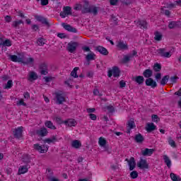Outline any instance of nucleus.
<instances>
[{
    "mask_svg": "<svg viewBox=\"0 0 181 181\" xmlns=\"http://www.w3.org/2000/svg\"><path fill=\"white\" fill-rule=\"evenodd\" d=\"M81 13H93L95 16L98 14V7L95 6H90V3L88 1H85Z\"/></svg>",
    "mask_w": 181,
    "mask_h": 181,
    "instance_id": "f257e3e1",
    "label": "nucleus"
},
{
    "mask_svg": "<svg viewBox=\"0 0 181 181\" xmlns=\"http://www.w3.org/2000/svg\"><path fill=\"white\" fill-rule=\"evenodd\" d=\"M33 148L35 151L40 152V153H46L49 151V146L46 144L40 146L39 144H35L33 145Z\"/></svg>",
    "mask_w": 181,
    "mask_h": 181,
    "instance_id": "f03ea898",
    "label": "nucleus"
},
{
    "mask_svg": "<svg viewBox=\"0 0 181 181\" xmlns=\"http://www.w3.org/2000/svg\"><path fill=\"white\" fill-rule=\"evenodd\" d=\"M157 54L160 57H164L165 59H169L172 57V54L170 52H166V49L165 48H160L156 50Z\"/></svg>",
    "mask_w": 181,
    "mask_h": 181,
    "instance_id": "7ed1b4c3",
    "label": "nucleus"
},
{
    "mask_svg": "<svg viewBox=\"0 0 181 181\" xmlns=\"http://www.w3.org/2000/svg\"><path fill=\"white\" fill-rule=\"evenodd\" d=\"M55 98L57 100L56 103L58 104V105H62L63 103H66V98L61 92L55 93Z\"/></svg>",
    "mask_w": 181,
    "mask_h": 181,
    "instance_id": "20e7f679",
    "label": "nucleus"
},
{
    "mask_svg": "<svg viewBox=\"0 0 181 181\" xmlns=\"http://www.w3.org/2000/svg\"><path fill=\"white\" fill-rule=\"evenodd\" d=\"M69 15H72L71 7L69 6H64L63 11H61L59 16H61L62 18H64L66 16H69Z\"/></svg>",
    "mask_w": 181,
    "mask_h": 181,
    "instance_id": "39448f33",
    "label": "nucleus"
},
{
    "mask_svg": "<svg viewBox=\"0 0 181 181\" xmlns=\"http://www.w3.org/2000/svg\"><path fill=\"white\" fill-rule=\"evenodd\" d=\"M62 139V138H57V135H52L51 138H47L44 140V144H48V145H50V144H56V142H59Z\"/></svg>",
    "mask_w": 181,
    "mask_h": 181,
    "instance_id": "423d86ee",
    "label": "nucleus"
},
{
    "mask_svg": "<svg viewBox=\"0 0 181 181\" xmlns=\"http://www.w3.org/2000/svg\"><path fill=\"white\" fill-rule=\"evenodd\" d=\"M23 133V127H18V128H16L13 131V136L17 139H21V138H22Z\"/></svg>",
    "mask_w": 181,
    "mask_h": 181,
    "instance_id": "0eeeda50",
    "label": "nucleus"
},
{
    "mask_svg": "<svg viewBox=\"0 0 181 181\" xmlns=\"http://www.w3.org/2000/svg\"><path fill=\"white\" fill-rule=\"evenodd\" d=\"M137 166L139 169H149V164L146 159L140 158L139 161L137 163Z\"/></svg>",
    "mask_w": 181,
    "mask_h": 181,
    "instance_id": "6e6552de",
    "label": "nucleus"
},
{
    "mask_svg": "<svg viewBox=\"0 0 181 181\" xmlns=\"http://www.w3.org/2000/svg\"><path fill=\"white\" fill-rule=\"evenodd\" d=\"M116 47L119 50H128V44L122 40H120L117 42Z\"/></svg>",
    "mask_w": 181,
    "mask_h": 181,
    "instance_id": "1a4fd4ad",
    "label": "nucleus"
},
{
    "mask_svg": "<svg viewBox=\"0 0 181 181\" xmlns=\"http://www.w3.org/2000/svg\"><path fill=\"white\" fill-rule=\"evenodd\" d=\"M146 86L148 87H151V88H156L158 87V83L153 78H148L146 79Z\"/></svg>",
    "mask_w": 181,
    "mask_h": 181,
    "instance_id": "9d476101",
    "label": "nucleus"
},
{
    "mask_svg": "<svg viewBox=\"0 0 181 181\" xmlns=\"http://www.w3.org/2000/svg\"><path fill=\"white\" fill-rule=\"evenodd\" d=\"M77 46H78V43L76 42H71L68 43L67 49L70 53H74L77 49Z\"/></svg>",
    "mask_w": 181,
    "mask_h": 181,
    "instance_id": "9b49d317",
    "label": "nucleus"
},
{
    "mask_svg": "<svg viewBox=\"0 0 181 181\" xmlns=\"http://www.w3.org/2000/svg\"><path fill=\"white\" fill-rule=\"evenodd\" d=\"M155 152V148H146L144 150H141V155L143 156H152Z\"/></svg>",
    "mask_w": 181,
    "mask_h": 181,
    "instance_id": "f8f14e48",
    "label": "nucleus"
},
{
    "mask_svg": "<svg viewBox=\"0 0 181 181\" xmlns=\"http://www.w3.org/2000/svg\"><path fill=\"white\" fill-rule=\"evenodd\" d=\"M126 160L128 162V165L129 166V170H134L135 167L136 166V163L135 162V158L131 157L129 160L126 158Z\"/></svg>",
    "mask_w": 181,
    "mask_h": 181,
    "instance_id": "ddd939ff",
    "label": "nucleus"
},
{
    "mask_svg": "<svg viewBox=\"0 0 181 181\" xmlns=\"http://www.w3.org/2000/svg\"><path fill=\"white\" fill-rule=\"evenodd\" d=\"M62 27L64 28V29H65V30H67L68 32H71L72 33H77V29L69 24L63 23Z\"/></svg>",
    "mask_w": 181,
    "mask_h": 181,
    "instance_id": "4468645a",
    "label": "nucleus"
},
{
    "mask_svg": "<svg viewBox=\"0 0 181 181\" xmlns=\"http://www.w3.org/2000/svg\"><path fill=\"white\" fill-rule=\"evenodd\" d=\"M64 125L66 127H76L77 125V122L74 119H67L66 120L64 121Z\"/></svg>",
    "mask_w": 181,
    "mask_h": 181,
    "instance_id": "2eb2a0df",
    "label": "nucleus"
},
{
    "mask_svg": "<svg viewBox=\"0 0 181 181\" xmlns=\"http://www.w3.org/2000/svg\"><path fill=\"white\" fill-rule=\"evenodd\" d=\"M95 50L100 53V54H103V56H108V50L103 46L96 47Z\"/></svg>",
    "mask_w": 181,
    "mask_h": 181,
    "instance_id": "dca6fc26",
    "label": "nucleus"
},
{
    "mask_svg": "<svg viewBox=\"0 0 181 181\" xmlns=\"http://www.w3.org/2000/svg\"><path fill=\"white\" fill-rule=\"evenodd\" d=\"M35 19L37 21H38V22H41V23H42V25H46V26H50V23H49L47 18H46L42 16H37L35 17Z\"/></svg>",
    "mask_w": 181,
    "mask_h": 181,
    "instance_id": "f3484780",
    "label": "nucleus"
},
{
    "mask_svg": "<svg viewBox=\"0 0 181 181\" xmlns=\"http://www.w3.org/2000/svg\"><path fill=\"white\" fill-rule=\"evenodd\" d=\"M36 134L38 136H46L49 134V132H47L46 127H42L36 131Z\"/></svg>",
    "mask_w": 181,
    "mask_h": 181,
    "instance_id": "a211bd4d",
    "label": "nucleus"
},
{
    "mask_svg": "<svg viewBox=\"0 0 181 181\" xmlns=\"http://www.w3.org/2000/svg\"><path fill=\"white\" fill-rule=\"evenodd\" d=\"M8 59L13 63H22V58L17 57L16 54H10Z\"/></svg>",
    "mask_w": 181,
    "mask_h": 181,
    "instance_id": "6ab92c4d",
    "label": "nucleus"
},
{
    "mask_svg": "<svg viewBox=\"0 0 181 181\" xmlns=\"http://www.w3.org/2000/svg\"><path fill=\"white\" fill-rule=\"evenodd\" d=\"M163 159L164 160V163L167 165L168 168L170 169V168H172V160H170L169 156H168V155H164L163 156Z\"/></svg>",
    "mask_w": 181,
    "mask_h": 181,
    "instance_id": "aec40b11",
    "label": "nucleus"
},
{
    "mask_svg": "<svg viewBox=\"0 0 181 181\" xmlns=\"http://www.w3.org/2000/svg\"><path fill=\"white\" fill-rule=\"evenodd\" d=\"M134 141L136 142V144H142L144 141H145V138L142 134L140 133L135 135Z\"/></svg>",
    "mask_w": 181,
    "mask_h": 181,
    "instance_id": "412c9836",
    "label": "nucleus"
},
{
    "mask_svg": "<svg viewBox=\"0 0 181 181\" xmlns=\"http://www.w3.org/2000/svg\"><path fill=\"white\" fill-rule=\"evenodd\" d=\"M29 171V168L28 165H21L18 169V175H25V173H28Z\"/></svg>",
    "mask_w": 181,
    "mask_h": 181,
    "instance_id": "4be33fe9",
    "label": "nucleus"
},
{
    "mask_svg": "<svg viewBox=\"0 0 181 181\" xmlns=\"http://www.w3.org/2000/svg\"><path fill=\"white\" fill-rule=\"evenodd\" d=\"M152 74H153V71H152V69H149L144 70L143 72V76L145 78H151V77H152Z\"/></svg>",
    "mask_w": 181,
    "mask_h": 181,
    "instance_id": "5701e85b",
    "label": "nucleus"
},
{
    "mask_svg": "<svg viewBox=\"0 0 181 181\" xmlns=\"http://www.w3.org/2000/svg\"><path fill=\"white\" fill-rule=\"evenodd\" d=\"M155 129H156V125H155V124L153 123L147 124L146 127V131H147V132H152L153 131H155Z\"/></svg>",
    "mask_w": 181,
    "mask_h": 181,
    "instance_id": "b1692460",
    "label": "nucleus"
},
{
    "mask_svg": "<svg viewBox=\"0 0 181 181\" xmlns=\"http://www.w3.org/2000/svg\"><path fill=\"white\" fill-rule=\"evenodd\" d=\"M71 146L75 149H80V148H81V141L79 140H74L71 141Z\"/></svg>",
    "mask_w": 181,
    "mask_h": 181,
    "instance_id": "393cba45",
    "label": "nucleus"
},
{
    "mask_svg": "<svg viewBox=\"0 0 181 181\" xmlns=\"http://www.w3.org/2000/svg\"><path fill=\"white\" fill-rule=\"evenodd\" d=\"M45 125L47 128H49V129H52V130H55L57 128L56 127V126H54V124H53V122H52V121L50 120H47L45 122Z\"/></svg>",
    "mask_w": 181,
    "mask_h": 181,
    "instance_id": "a878e982",
    "label": "nucleus"
},
{
    "mask_svg": "<svg viewBox=\"0 0 181 181\" xmlns=\"http://www.w3.org/2000/svg\"><path fill=\"white\" fill-rule=\"evenodd\" d=\"M137 23L141 29H148V23H146V21L139 20Z\"/></svg>",
    "mask_w": 181,
    "mask_h": 181,
    "instance_id": "bb28decb",
    "label": "nucleus"
},
{
    "mask_svg": "<svg viewBox=\"0 0 181 181\" xmlns=\"http://www.w3.org/2000/svg\"><path fill=\"white\" fill-rule=\"evenodd\" d=\"M28 81H33L37 80V74L35 71H31L28 78Z\"/></svg>",
    "mask_w": 181,
    "mask_h": 181,
    "instance_id": "cd10ccee",
    "label": "nucleus"
},
{
    "mask_svg": "<svg viewBox=\"0 0 181 181\" xmlns=\"http://www.w3.org/2000/svg\"><path fill=\"white\" fill-rule=\"evenodd\" d=\"M163 37V35H162V33H159L158 31H156L154 33V40H156V42H160Z\"/></svg>",
    "mask_w": 181,
    "mask_h": 181,
    "instance_id": "c85d7f7f",
    "label": "nucleus"
},
{
    "mask_svg": "<svg viewBox=\"0 0 181 181\" xmlns=\"http://www.w3.org/2000/svg\"><path fill=\"white\" fill-rule=\"evenodd\" d=\"M112 71L113 72V77H119L121 71H119V68H118V66H113Z\"/></svg>",
    "mask_w": 181,
    "mask_h": 181,
    "instance_id": "c756f323",
    "label": "nucleus"
},
{
    "mask_svg": "<svg viewBox=\"0 0 181 181\" xmlns=\"http://www.w3.org/2000/svg\"><path fill=\"white\" fill-rule=\"evenodd\" d=\"M169 78H170L169 75H165V76H164L162 78V79H161V81H160V84L161 86H166V84L168 83V81H169Z\"/></svg>",
    "mask_w": 181,
    "mask_h": 181,
    "instance_id": "7c9ffc66",
    "label": "nucleus"
},
{
    "mask_svg": "<svg viewBox=\"0 0 181 181\" xmlns=\"http://www.w3.org/2000/svg\"><path fill=\"white\" fill-rule=\"evenodd\" d=\"M98 144L101 148H104L107 145V140L104 137H100L98 140Z\"/></svg>",
    "mask_w": 181,
    "mask_h": 181,
    "instance_id": "2f4dec72",
    "label": "nucleus"
},
{
    "mask_svg": "<svg viewBox=\"0 0 181 181\" xmlns=\"http://www.w3.org/2000/svg\"><path fill=\"white\" fill-rule=\"evenodd\" d=\"M134 81L137 83V84H142L144 81H145V78L142 76H137L135 77Z\"/></svg>",
    "mask_w": 181,
    "mask_h": 181,
    "instance_id": "473e14b6",
    "label": "nucleus"
},
{
    "mask_svg": "<svg viewBox=\"0 0 181 181\" xmlns=\"http://www.w3.org/2000/svg\"><path fill=\"white\" fill-rule=\"evenodd\" d=\"M127 128H130V129H134V128H136V125H135V122L134 119H130L127 122Z\"/></svg>",
    "mask_w": 181,
    "mask_h": 181,
    "instance_id": "72a5a7b5",
    "label": "nucleus"
},
{
    "mask_svg": "<svg viewBox=\"0 0 181 181\" xmlns=\"http://www.w3.org/2000/svg\"><path fill=\"white\" fill-rule=\"evenodd\" d=\"M170 177L173 181H181L180 177L173 173L170 174Z\"/></svg>",
    "mask_w": 181,
    "mask_h": 181,
    "instance_id": "f704fd0d",
    "label": "nucleus"
},
{
    "mask_svg": "<svg viewBox=\"0 0 181 181\" xmlns=\"http://www.w3.org/2000/svg\"><path fill=\"white\" fill-rule=\"evenodd\" d=\"M35 62V59L32 57L27 58L26 61H23L22 59L21 63L23 64H33V62Z\"/></svg>",
    "mask_w": 181,
    "mask_h": 181,
    "instance_id": "c9c22d12",
    "label": "nucleus"
},
{
    "mask_svg": "<svg viewBox=\"0 0 181 181\" xmlns=\"http://www.w3.org/2000/svg\"><path fill=\"white\" fill-rule=\"evenodd\" d=\"M13 86V81L12 80H8L6 86H4V88L5 90H9L10 88H12Z\"/></svg>",
    "mask_w": 181,
    "mask_h": 181,
    "instance_id": "e433bc0d",
    "label": "nucleus"
},
{
    "mask_svg": "<svg viewBox=\"0 0 181 181\" xmlns=\"http://www.w3.org/2000/svg\"><path fill=\"white\" fill-rule=\"evenodd\" d=\"M168 145H170L171 148H176V142L172 139V136H169L168 138Z\"/></svg>",
    "mask_w": 181,
    "mask_h": 181,
    "instance_id": "4c0bfd02",
    "label": "nucleus"
},
{
    "mask_svg": "<svg viewBox=\"0 0 181 181\" xmlns=\"http://www.w3.org/2000/svg\"><path fill=\"white\" fill-rule=\"evenodd\" d=\"M86 60H88V62H90L91 60H95V54H94L93 52L88 54L86 56Z\"/></svg>",
    "mask_w": 181,
    "mask_h": 181,
    "instance_id": "58836bf2",
    "label": "nucleus"
},
{
    "mask_svg": "<svg viewBox=\"0 0 181 181\" xmlns=\"http://www.w3.org/2000/svg\"><path fill=\"white\" fill-rule=\"evenodd\" d=\"M78 67H75L71 72V77H74V78H78V75H77V71L78 70Z\"/></svg>",
    "mask_w": 181,
    "mask_h": 181,
    "instance_id": "ea45409f",
    "label": "nucleus"
},
{
    "mask_svg": "<svg viewBox=\"0 0 181 181\" xmlns=\"http://www.w3.org/2000/svg\"><path fill=\"white\" fill-rule=\"evenodd\" d=\"M153 70L154 71H160L162 70V66L159 63H156L153 66Z\"/></svg>",
    "mask_w": 181,
    "mask_h": 181,
    "instance_id": "a19ab883",
    "label": "nucleus"
},
{
    "mask_svg": "<svg viewBox=\"0 0 181 181\" xmlns=\"http://www.w3.org/2000/svg\"><path fill=\"white\" fill-rule=\"evenodd\" d=\"M165 8H166V6L162 7L160 8L161 13H164L165 16H168L169 18V16H170V11L169 10H165Z\"/></svg>",
    "mask_w": 181,
    "mask_h": 181,
    "instance_id": "79ce46f5",
    "label": "nucleus"
},
{
    "mask_svg": "<svg viewBox=\"0 0 181 181\" xmlns=\"http://www.w3.org/2000/svg\"><path fill=\"white\" fill-rule=\"evenodd\" d=\"M3 46L4 47H11L12 46V41L9 39L5 40Z\"/></svg>",
    "mask_w": 181,
    "mask_h": 181,
    "instance_id": "37998d69",
    "label": "nucleus"
},
{
    "mask_svg": "<svg viewBox=\"0 0 181 181\" xmlns=\"http://www.w3.org/2000/svg\"><path fill=\"white\" fill-rule=\"evenodd\" d=\"M106 110H107L108 112H115V107H114V104L106 106Z\"/></svg>",
    "mask_w": 181,
    "mask_h": 181,
    "instance_id": "c03bdc74",
    "label": "nucleus"
},
{
    "mask_svg": "<svg viewBox=\"0 0 181 181\" xmlns=\"http://www.w3.org/2000/svg\"><path fill=\"white\" fill-rule=\"evenodd\" d=\"M176 6H177V3L175 1V3L167 4L165 8L168 9H173V8H176Z\"/></svg>",
    "mask_w": 181,
    "mask_h": 181,
    "instance_id": "a18cd8bd",
    "label": "nucleus"
},
{
    "mask_svg": "<svg viewBox=\"0 0 181 181\" xmlns=\"http://www.w3.org/2000/svg\"><path fill=\"white\" fill-rule=\"evenodd\" d=\"M22 23H23L22 20L16 21L13 22L12 26H13V28H18V26L22 25Z\"/></svg>",
    "mask_w": 181,
    "mask_h": 181,
    "instance_id": "49530a36",
    "label": "nucleus"
},
{
    "mask_svg": "<svg viewBox=\"0 0 181 181\" xmlns=\"http://www.w3.org/2000/svg\"><path fill=\"white\" fill-rule=\"evenodd\" d=\"M132 57V56L125 55L122 60V63H128V62H129V60H131Z\"/></svg>",
    "mask_w": 181,
    "mask_h": 181,
    "instance_id": "de8ad7c7",
    "label": "nucleus"
},
{
    "mask_svg": "<svg viewBox=\"0 0 181 181\" xmlns=\"http://www.w3.org/2000/svg\"><path fill=\"white\" fill-rule=\"evenodd\" d=\"M176 26H177V24L175 21H171L168 24V28L170 29H175V28H176Z\"/></svg>",
    "mask_w": 181,
    "mask_h": 181,
    "instance_id": "09e8293b",
    "label": "nucleus"
},
{
    "mask_svg": "<svg viewBox=\"0 0 181 181\" xmlns=\"http://www.w3.org/2000/svg\"><path fill=\"white\" fill-rule=\"evenodd\" d=\"M45 40L43 37H40L37 40L38 46H43L45 45Z\"/></svg>",
    "mask_w": 181,
    "mask_h": 181,
    "instance_id": "8fccbe9b",
    "label": "nucleus"
},
{
    "mask_svg": "<svg viewBox=\"0 0 181 181\" xmlns=\"http://www.w3.org/2000/svg\"><path fill=\"white\" fill-rule=\"evenodd\" d=\"M16 104L18 106L22 105L23 107H26V103H25V100H23V99H20Z\"/></svg>",
    "mask_w": 181,
    "mask_h": 181,
    "instance_id": "3c124183",
    "label": "nucleus"
},
{
    "mask_svg": "<svg viewBox=\"0 0 181 181\" xmlns=\"http://www.w3.org/2000/svg\"><path fill=\"white\" fill-rule=\"evenodd\" d=\"M130 177L132 179H136V177H138V172L136 171H132L131 173H130Z\"/></svg>",
    "mask_w": 181,
    "mask_h": 181,
    "instance_id": "603ef678",
    "label": "nucleus"
},
{
    "mask_svg": "<svg viewBox=\"0 0 181 181\" xmlns=\"http://www.w3.org/2000/svg\"><path fill=\"white\" fill-rule=\"evenodd\" d=\"M55 121L57 124H59V125H62V124H64V121H63V119H62V117H57L55 118Z\"/></svg>",
    "mask_w": 181,
    "mask_h": 181,
    "instance_id": "864d4df0",
    "label": "nucleus"
},
{
    "mask_svg": "<svg viewBox=\"0 0 181 181\" xmlns=\"http://www.w3.org/2000/svg\"><path fill=\"white\" fill-rule=\"evenodd\" d=\"M90 119L92 121H97V115L94 113H90L88 115Z\"/></svg>",
    "mask_w": 181,
    "mask_h": 181,
    "instance_id": "5fc2aeb1",
    "label": "nucleus"
},
{
    "mask_svg": "<svg viewBox=\"0 0 181 181\" xmlns=\"http://www.w3.org/2000/svg\"><path fill=\"white\" fill-rule=\"evenodd\" d=\"M49 181H60V180L53 175H49L47 177Z\"/></svg>",
    "mask_w": 181,
    "mask_h": 181,
    "instance_id": "6e6d98bb",
    "label": "nucleus"
},
{
    "mask_svg": "<svg viewBox=\"0 0 181 181\" xmlns=\"http://www.w3.org/2000/svg\"><path fill=\"white\" fill-rule=\"evenodd\" d=\"M119 88H124V87H127V83L124 80H122L119 82Z\"/></svg>",
    "mask_w": 181,
    "mask_h": 181,
    "instance_id": "4d7b16f0",
    "label": "nucleus"
},
{
    "mask_svg": "<svg viewBox=\"0 0 181 181\" xmlns=\"http://www.w3.org/2000/svg\"><path fill=\"white\" fill-rule=\"evenodd\" d=\"M40 70H47V64L45 63H42L40 65Z\"/></svg>",
    "mask_w": 181,
    "mask_h": 181,
    "instance_id": "13d9d810",
    "label": "nucleus"
},
{
    "mask_svg": "<svg viewBox=\"0 0 181 181\" xmlns=\"http://www.w3.org/2000/svg\"><path fill=\"white\" fill-rule=\"evenodd\" d=\"M31 29L33 32H37V30H39V25L34 24L31 26Z\"/></svg>",
    "mask_w": 181,
    "mask_h": 181,
    "instance_id": "bf43d9fd",
    "label": "nucleus"
},
{
    "mask_svg": "<svg viewBox=\"0 0 181 181\" xmlns=\"http://www.w3.org/2000/svg\"><path fill=\"white\" fill-rule=\"evenodd\" d=\"M122 4L128 6V5H131L132 4V1L131 0H124L122 1Z\"/></svg>",
    "mask_w": 181,
    "mask_h": 181,
    "instance_id": "052dcab7",
    "label": "nucleus"
},
{
    "mask_svg": "<svg viewBox=\"0 0 181 181\" xmlns=\"http://www.w3.org/2000/svg\"><path fill=\"white\" fill-rule=\"evenodd\" d=\"M151 118L154 122H158V119H159V117H158V115H151Z\"/></svg>",
    "mask_w": 181,
    "mask_h": 181,
    "instance_id": "680f3d73",
    "label": "nucleus"
},
{
    "mask_svg": "<svg viewBox=\"0 0 181 181\" xmlns=\"http://www.w3.org/2000/svg\"><path fill=\"white\" fill-rule=\"evenodd\" d=\"M177 80V76H172L170 78V83H172L173 84L176 83Z\"/></svg>",
    "mask_w": 181,
    "mask_h": 181,
    "instance_id": "e2e57ef3",
    "label": "nucleus"
},
{
    "mask_svg": "<svg viewBox=\"0 0 181 181\" xmlns=\"http://www.w3.org/2000/svg\"><path fill=\"white\" fill-rule=\"evenodd\" d=\"M86 111L88 114H93V112H95V108H87Z\"/></svg>",
    "mask_w": 181,
    "mask_h": 181,
    "instance_id": "0e129e2a",
    "label": "nucleus"
},
{
    "mask_svg": "<svg viewBox=\"0 0 181 181\" xmlns=\"http://www.w3.org/2000/svg\"><path fill=\"white\" fill-rule=\"evenodd\" d=\"M110 4L112 6H115L118 4V0H110Z\"/></svg>",
    "mask_w": 181,
    "mask_h": 181,
    "instance_id": "69168bd1",
    "label": "nucleus"
},
{
    "mask_svg": "<svg viewBox=\"0 0 181 181\" xmlns=\"http://www.w3.org/2000/svg\"><path fill=\"white\" fill-rule=\"evenodd\" d=\"M42 6H46V5H49V0H41Z\"/></svg>",
    "mask_w": 181,
    "mask_h": 181,
    "instance_id": "338daca9",
    "label": "nucleus"
},
{
    "mask_svg": "<svg viewBox=\"0 0 181 181\" xmlns=\"http://www.w3.org/2000/svg\"><path fill=\"white\" fill-rule=\"evenodd\" d=\"M74 11H80V9H81V4H76L74 7Z\"/></svg>",
    "mask_w": 181,
    "mask_h": 181,
    "instance_id": "774afa93",
    "label": "nucleus"
}]
</instances>
